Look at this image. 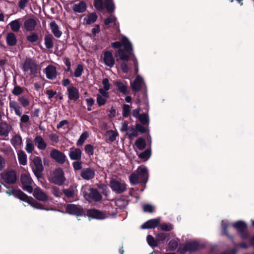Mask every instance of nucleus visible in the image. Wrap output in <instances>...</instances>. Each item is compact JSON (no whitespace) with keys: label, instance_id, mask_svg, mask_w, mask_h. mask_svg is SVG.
<instances>
[{"label":"nucleus","instance_id":"1","mask_svg":"<svg viewBox=\"0 0 254 254\" xmlns=\"http://www.w3.org/2000/svg\"><path fill=\"white\" fill-rule=\"evenodd\" d=\"M148 178V171L144 166H139L129 177L131 184L135 185L139 183H146Z\"/></svg>","mask_w":254,"mask_h":254},{"label":"nucleus","instance_id":"2","mask_svg":"<svg viewBox=\"0 0 254 254\" xmlns=\"http://www.w3.org/2000/svg\"><path fill=\"white\" fill-rule=\"evenodd\" d=\"M81 192L85 198L88 201H98L101 199L102 196L97 190L91 188L90 186H84L81 189Z\"/></svg>","mask_w":254,"mask_h":254},{"label":"nucleus","instance_id":"3","mask_svg":"<svg viewBox=\"0 0 254 254\" xmlns=\"http://www.w3.org/2000/svg\"><path fill=\"white\" fill-rule=\"evenodd\" d=\"M23 70L24 72L29 73L32 76H36L37 73L38 65L36 62L32 59H26L23 64Z\"/></svg>","mask_w":254,"mask_h":254},{"label":"nucleus","instance_id":"4","mask_svg":"<svg viewBox=\"0 0 254 254\" xmlns=\"http://www.w3.org/2000/svg\"><path fill=\"white\" fill-rule=\"evenodd\" d=\"M12 193L17 196L20 199L25 201L28 204L30 205L32 207L36 209H44L42 204L36 201H32V198H29L27 195L24 194L21 190H14Z\"/></svg>","mask_w":254,"mask_h":254},{"label":"nucleus","instance_id":"5","mask_svg":"<svg viewBox=\"0 0 254 254\" xmlns=\"http://www.w3.org/2000/svg\"><path fill=\"white\" fill-rule=\"evenodd\" d=\"M65 180L63 170L61 168L56 169L51 174L50 181L55 184L62 185Z\"/></svg>","mask_w":254,"mask_h":254},{"label":"nucleus","instance_id":"6","mask_svg":"<svg viewBox=\"0 0 254 254\" xmlns=\"http://www.w3.org/2000/svg\"><path fill=\"white\" fill-rule=\"evenodd\" d=\"M31 166L36 177L40 178L44 169L41 159L38 156L34 157Z\"/></svg>","mask_w":254,"mask_h":254},{"label":"nucleus","instance_id":"7","mask_svg":"<svg viewBox=\"0 0 254 254\" xmlns=\"http://www.w3.org/2000/svg\"><path fill=\"white\" fill-rule=\"evenodd\" d=\"M32 181L29 172H25L21 174V182L23 185V189L29 193H31L33 191L31 186Z\"/></svg>","mask_w":254,"mask_h":254},{"label":"nucleus","instance_id":"8","mask_svg":"<svg viewBox=\"0 0 254 254\" xmlns=\"http://www.w3.org/2000/svg\"><path fill=\"white\" fill-rule=\"evenodd\" d=\"M112 46L114 48H119L124 46L125 50L127 52L132 51V45L129 40L125 36H123L121 42H115L112 43Z\"/></svg>","mask_w":254,"mask_h":254},{"label":"nucleus","instance_id":"9","mask_svg":"<svg viewBox=\"0 0 254 254\" xmlns=\"http://www.w3.org/2000/svg\"><path fill=\"white\" fill-rule=\"evenodd\" d=\"M112 190L118 193H121L126 190V184L123 182L112 180L110 183Z\"/></svg>","mask_w":254,"mask_h":254},{"label":"nucleus","instance_id":"10","mask_svg":"<svg viewBox=\"0 0 254 254\" xmlns=\"http://www.w3.org/2000/svg\"><path fill=\"white\" fill-rule=\"evenodd\" d=\"M50 156L53 158L56 162L59 164H63L65 161V156L60 151L56 149H52L50 153Z\"/></svg>","mask_w":254,"mask_h":254},{"label":"nucleus","instance_id":"11","mask_svg":"<svg viewBox=\"0 0 254 254\" xmlns=\"http://www.w3.org/2000/svg\"><path fill=\"white\" fill-rule=\"evenodd\" d=\"M65 211L70 214L81 216L83 215L82 208L79 205L73 204H68L66 206Z\"/></svg>","mask_w":254,"mask_h":254},{"label":"nucleus","instance_id":"12","mask_svg":"<svg viewBox=\"0 0 254 254\" xmlns=\"http://www.w3.org/2000/svg\"><path fill=\"white\" fill-rule=\"evenodd\" d=\"M2 180L7 184H13L16 182V175L14 171H9L1 174Z\"/></svg>","mask_w":254,"mask_h":254},{"label":"nucleus","instance_id":"13","mask_svg":"<svg viewBox=\"0 0 254 254\" xmlns=\"http://www.w3.org/2000/svg\"><path fill=\"white\" fill-rule=\"evenodd\" d=\"M102 59L104 64L108 66L112 67L115 64V59L112 52L106 51L104 53Z\"/></svg>","mask_w":254,"mask_h":254},{"label":"nucleus","instance_id":"14","mask_svg":"<svg viewBox=\"0 0 254 254\" xmlns=\"http://www.w3.org/2000/svg\"><path fill=\"white\" fill-rule=\"evenodd\" d=\"M109 97L108 93L102 88L99 89V94L97 95V103L99 106L104 105Z\"/></svg>","mask_w":254,"mask_h":254},{"label":"nucleus","instance_id":"15","mask_svg":"<svg viewBox=\"0 0 254 254\" xmlns=\"http://www.w3.org/2000/svg\"><path fill=\"white\" fill-rule=\"evenodd\" d=\"M67 92L69 99L76 101L79 98L78 89L73 86H70L67 89Z\"/></svg>","mask_w":254,"mask_h":254},{"label":"nucleus","instance_id":"16","mask_svg":"<svg viewBox=\"0 0 254 254\" xmlns=\"http://www.w3.org/2000/svg\"><path fill=\"white\" fill-rule=\"evenodd\" d=\"M87 215L89 218L97 219H105L108 217V216L104 213L95 209L88 210Z\"/></svg>","mask_w":254,"mask_h":254},{"label":"nucleus","instance_id":"17","mask_svg":"<svg viewBox=\"0 0 254 254\" xmlns=\"http://www.w3.org/2000/svg\"><path fill=\"white\" fill-rule=\"evenodd\" d=\"M81 150L79 148H70L69 151V156L73 160H79L81 158Z\"/></svg>","mask_w":254,"mask_h":254},{"label":"nucleus","instance_id":"18","mask_svg":"<svg viewBox=\"0 0 254 254\" xmlns=\"http://www.w3.org/2000/svg\"><path fill=\"white\" fill-rule=\"evenodd\" d=\"M232 226L236 229L240 233H241V237L245 238L247 237V234L244 232L247 229L246 224L242 221H238L232 224Z\"/></svg>","mask_w":254,"mask_h":254},{"label":"nucleus","instance_id":"19","mask_svg":"<svg viewBox=\"0 0 254 254\" xmlns=\"http://www.w3.org/2000/svg\"><path fill=\"white\" fill-rule=\"evenodd\" d=\"M144 84V83L142 78L140 76L137 75L131 83V87L133 90L138 91L141 89Z\"/></svg>","mask_w":254,"mask_h":254},{"label":"nucleus","instance_id":"20","mask_svg":"<svg viewBox=\"0 0 254 254\" xmlns=\"http://www.w3.org/2000/svg\"><path fill=\"white\" fill-rule=\"evenodd\" d=\"M94 176L95 172L91 168L84 169L81 172V176L84 180H89L93 179Z\"/></svg>","mask_w":254,"mask_h":254},{"label":"nucleus","instance_id":"21","mask_svg":"<svg viewBox=\"0 0 254 254\" xmlns=\"http://www.w3.org/2000/svg\"><path fill=\"white\" fill-rule=\"evenodd\" d=\"M33 196L40 201H46L48 199L47 194L40 188H36L34 190Z\"/></svg>","mask_w":254,"mask_h":254},{"label":"nucleus","instance_id":"22","mask_svg":"<svg viewBox=\"0 0 254 254\" xmlns=\"http://www.w3.org/2000/svg\"><path fill=\"white\" fill-rule=\"evenodd\" d=\"M45 70L46 76L48 79H54L56 78L57 76V71L54 66L48 65Z\"/></svg>","mask_w":254,"mask_h":254},{"label":"nucleus","instance_id":"23","mask_svg":"<svg viewBox=\"0 0 254 254\" xmlns=\"http://www.w3.org/2000/svg\"><path fill=\"white\" fill-rule=\"evenodd\" d=\"M160 223L159 219H153L147 221L141 225L142 229L153 228L156 227Z\"/></svg>","mask_w":254,"mask_h":254},{"label":"nucleus","instance_id":"24","mask_svg":"<svg viewBox=\"0 0 254 254\" xmlns=\"http://www.w3.org/2000/svg\"><path fill=\"white\" fill-rule=\"evenodd\" d=\"M35 144L40 150H44L47 147V143L41 136H36L34 139Z\"/></svg>","mask_w":254,"mask_h":254},{"label":"nucleus","instance_id":"25","mask_svg":"<svg viewBox=\"0 0 254 254\" xmlns=\"http://www.w3.org/2000/svg\"><path fill=\"white\" fill-rule=\"evenodd\" d=\"M73 10L75 12L82 13L86 9V3L83 1H80L77 3H74L72 6Z\"/></svg>","mask_w":254,"mask_h":254},{"label":"nucleus","instance_id":"26","mask_svg":"<svg viewBox=\"0 0 254 254\" xmlns=\"http://www.w3.org/2000/svg\"><path fill=\"white\" fill-rule=\"evenodd\" d=\"M9 108L11 110L14 111L15 114L18 116L22 115L21 107L19 104L15 101H10L9 102Z\"/></svg>","mask_w":254,"mask_h":254},{"label":"nucleus","instance_id":"27","mask_svg":"<svg viewBox=\"0 0 254 254\" xmlns=\"http://www.w3.org/2000/svg\"><path fill=\"white\" fill-rule=\"evenodd\" d=\"M36 21L33 18H28L24 23L25 28L28 31H32L36 25Z\"/></svg>","mask_w":254,"mask_h":254},{"label":"nucleus","instance_id":"28","mask_svg":"<svg viewBox=\"0 0 254 254\" xmlns=\"http://www.w3.org/2000/svg\"><path fill=\"white\" fill-rule=\"evenodd\" d=\"M97 16L95 13H91L83 16V22L86 24H90L96 21Z\"/></svg>","mask_w":254,"mask_h":254},{"label":"nucleus","instance_id":"29","mask_svg":"<svg viewBox=\"0 0 254 254\" xmlns=\"http://www.w3.org/2000/svg\"><path fill=\"white\" fill-rule=\"evenodd\" d=\"M126 52H127L126 51ZM116 57L119 58L122 61H129V56L126 53V51L122 49H119L115 53Z\"/></svg>","mask_w":254,"mask_h":254},{"label":"nucleus","instance_id":"30","mask_svg":"<svg viewBox=\"0 0 254 254\" xmlns=\"http://www.w3.org/2000/svg\"><path fill=\"white\" fill-rule=\"evenodd\" d=\"M6 43L9 46H14L16 44V38L15 34L12 32H9L7 34Z\"/></svg>","mask_w":254,"mask_h":254},{"label":"nucleus","instance_id":"31","mask_svg":"<svg viewBox=\"0 0 254 254\" xmlns=\"http://www.w3.org/2000/svg\"><path fill=\"white\" fill-rule=\"evenodd\" d=\"M17 157L20 164L24 166L27 164V155L24 151L19 150L17 152Z\"/></svg>","mask_w":254,"mask_h":254},{"label":"nucleus","instance_id":"32","mask_svg":"<svg viewBox=\"0 0 254 254\" xmlns=\"http://www.w3.org/2000/svg\"><path fill=\"white\" fill-rule=\"evenodd\" d=\"M10 28L14 32H18L21 26L20 19H16L12 21L9 23Z\"/></svg>","mask_w":254,"mask_h":254},{"label":"nucleus","instance_id":"33","mask_svg":"<svg viewBox=\"0 0 254 254\" xmlns=\"http://www.w3.org/2000/svg\"><path fill=\"white\" fill-rule=\"evenodd\" d=\"M11 144L16 149L19 147L22 144V141L21 137L19 135H15L11 139Z\"/></svg>","mask_w":254,"mask_h":254},{"label":"nucleus","instance_id":"34","mask_svg":"<svg viewBox=\"0 0 254 254\" xmlns=\"http://www.w3.org/2000/svg\"><path fill=\"white\" fill-rule=\"evenodd\" d=\"M50 26L52 31L54 35L58 38H59L62 35V32L59 30L58 26L55 22L53 21L50 23Z\"/></svg>","mask_w":254,"mask_h":254},{"label":"nucleus","instance_id":"35","mask_svg":"<svg viewBox=\"0 0 254 254\" xmlns=\"http://www.w3.org/2000/svg\"><path fill=\"white\" fill-rule=\"evenodd\" d=\"M118 133L117 131L113 130H108L106 133V136L108 141L113 142L116 139Z\"/></svg>","mask_w":254,"mask_h":254},{"label":"nucleus","instance_id":"36","mask_svg":"<svg viewBox=\"0 0 254 254\" xmlns=\"http://www.w3.org/2000/svg\"><path fill=\"white\" fill-rule=\"evenodd\" d=\"M115 85L118 87L120 92L124 94L126 93L127 86L126 82L117 81L115 82Z\"/></svg>","mask_w":254,"mask_h":254},{"label":"nucleus","instance_id":"37","mask_svg":"<svg viewBox=\"0 0 254 254\" xmlns=\"http://www.w3.org/2000/svg\"><path fill=\"white\" fill-rule=\"evenodd\" d=\"M104 23L106 26H110V24L114 26H118V23L117 22V18L114 15H111L109 17L105 20Z\"/></svg>","mask_w":254,"mask_h":254},{"label":"nucleus","instance_id":"38","mask_svg":"<svg viewBox=\"0 0 254 254\" xmlns=\"http://www.w3.org/2000/svg\"><path fill=\"white\" fill-rule=\"evenodd\" d=\"M9 132L8 125L5 123H2L0 124V135H7Z\"/></svg>","mask_w":254,"mask_h":254},{"label":"nucleus","instance_id":"39","mask_svg":"<svg viewBox=\"0 0 254 254\" xmlns=\"http://www.w3.org/2000/svg\"><path fill=\"white\" fill-rule=\"evenodd\" d=\"M135 145L139 150H142L146 146L145 140L142 138H139L135 141Z\"/></svg>","mask_w":254,"mask_h":254},{"label":"nucleus","instance_id":"40","mask_svg":"<svg viewBox=\"0 0 254 254\" xmlns=\"http://www.w3.org/2000/svg\"><path fill=\"white\" fill-rule=\"evenodd\" d=\"M121 68L124 72L127 73L129 71L130 68H131V64L128 63V61H123V62L121 63Z\"/></svg>","mask_w":254,"mask_h":254},{"label":"nucleus","instance_id":"41","mask_svg":"<svg viewBox=\"0 0 254 254\" xmlns=\"http://www.w3.org/2000/svg\"><path fill=\"white\" fill-rule=\"evenodd\" d=\"M45 44L47 48L51 49L53 47V37L51 35L45 36L44 38Z\"/></svg>","mask_w":254,"mask_h":254},{"label":"nucleus","instance_id":"42","mask_svg":"<svg viewBox=\"0 0 254 254\" xmlns=\"http://www.w3.org/2000/svg\"><path fill=\"white\" fill-rule=\"evenodd\" d=\"M130 139H132L133 137H136L138 135L137 131L134 129L133 127H128V131L127 132Z\"/></svg>","mask_w":254,"mask_h":254},{"label":"nucleus","instance_id":"43","mask_svg":"<svg viewBox=\"0 0 254 254\" xmlns=\"http://www.w3.org/2000/svg\"><path fill=\"white\" fill-rule=\"evenodd\" d=\"M26 143V147H25V150L27 153H30L34 150V145L32 143V140L29 138L27 139Z\"/></svg>","mask_w":254,"mask_h":254},{"label":"nucleus","instance_id":"44","mask_svg":"<svg viewBox=\"0 0 254 254\" xmlns=\"http://www.w3.org/2000/svg\"><path fill=\"white\" fill-rule=\"evenodd\" d=\"M83 71V67L81 64H78L74 70L73 75L76 77L81 76Z\"/></svg>","mask_w":254,"mask_h":254},{"label":"nucleus","instance_id":"45","mask_svg":"<svg viewBox=\"0 0 254 254\" xmlns=\"http://www.w3.org/2000/svg\"><path fill=\"white\" fill-rule=\"evenodd\" d=\"M151 155V150L147 149L143 151V152L140 153L138 155V157L141 159H143L144 160H148Z\"/></svg>","mask_w":254,"mask_h":254},{"label":"nucleus","instance_id":"46","mask_svg":"<svg viewBox=\"0 0 254 254\" xmlns=\"http://www.w3.org/2000/svg\"><path fill=\"white\" fill-rule=\"evenodd\" d=\"M88 134L87 132H83L81 134V135L79 137V138L78 139V140L77 141V143H76L77 145L78 146L82 145L83 144V143L84 142V141H85V140L88 137Z\"/></svg>","mask_w":254,"mask_h":254},{"label":"nucleus","instance_id":"47","mask_svg":"<svg viewBox=\"0 0 254 254\" xmlns=\"http://www.w3.org/2000/svg\"><path fill=\"white\" fill-rule=\"evenodd\" d=\"M105 5L107 10L109 12H112L115 9V5L113 0H105Z\"/></svg>","mask_w":254,"mask_h":254},{"label":"nucleus","instance_id":"48","mask_svg":"<svg viewBox=\"0 0 254 254\" xmlns=\"http://www.w3.org/2000/svg\"><path fill=\"white\" fill-rule=\"evenodd\" d=\"M147 241L149 246L151 247H156L158 245L157 239H155L152 236L148 235L147 237Z\"/></svg>","mask_w":254,"mask_h":254},{"label":"nucleus","instance_id":"49","mask_svg":"<svg viewBox=\"0 0 254 254\" xmlns=\"http://www.w3.org/2000/svg\"><path fill=\"white\" fill-rule=\"evenodd\" d=\"M143 125L149 124V117L146 114H141L138 116V118Z\"/></svg>","mask_w":254,"mask_h":254},{"label":"nucleus","instance_id":"50","mask_svg":"<svg viewBox=\"0 0 254 254\" xmlns=\"http://www.w3.org/2000/svg\"><path fill=\"white\" fill-rule=\"evenodd\" d=\"M130 107L128 105L125 104L123 108V115L125 117H127L130 113Z\"/></svg>","mask_w":254,"mask_h":254},{"label":"nucleus","instance_id":"51","mask_svg":"<svg viewBox=\"0 0 254 254\" xmlns=\"http://www.w3.org/2000/svg\"><path fill=\"white\" fill-rule=\"evenodd\" d=\"M198 244L196 242H192L189 244L187 246V250L190 252L194 251L197 249Z\"/></svg>","mask_w":254,"mask_h":254},{"label":"nucleus","instance_id":"52","mask_svg":"<svg viewBox=\"0 0 254 254\" xmlns=\"http://www.w3.org/2000/svg\"><path fill=\"white\" fill-rule=\"evenodd\" d=\"M85 151L88 155H92L94 153L93 146L90 144L86 145Z\"/></svg>","mask_w":254,"mask_h":254},{"label":"nucleus","instance_id":"53","mask_svg":"<svg viewBox=\"0 0 254 254\" xmlns=\"http://www.w3.org/2000/svg\"><path fill=\"white\" fill-rule=\"evenodd\" d=\"M102 83L103 85V90L106 92L110 88V84L109 80L107 78H105L103 80Z\"/></svg>","mask_w":254,"mask_h":254},{"label":"nucleus","instance_id":"54","mask_svg":"<svg viewBox=\"0 0 254 254\" xmlns=\"http://www.w3.org/2000/svg\"><path fill=\"white\" fill-rule=\"evenodd\" d=\"M94 6L99 10L103 9V4L102 0H95L94 2Z\"/></svg>","mask_w":254,"mask_h":254},{"label":"nucleus","instance_id":"55","mask_svg":"<svg viewBox=\"0 0 254 254\" xmlns=\"http://www.w3.org/2000/svg\"><path fill=\"white\" fill-rule=\"evenodd\" d=\"M23 92V89L18 86H15L13 89L12 93L16 96H18Z\"/></svg>","mask_w":254,"mask_h":254},{"label":"nucleus","instance_id":"56","mask_svg":"<svg viewBox=\"0 0 254 254\" xmlns=\"http://www.w3.org/2000/svg\"><path fill=\"white\" fill-rule=\"evenodd\" d=\"M161 230L164 231H170L172 230V226L170 224L164 223L160 226Z\"/></svg>","mask_w":254,"mask_h":254},{"label":"nucleus","instance_id":"57","mask_svg":"<svg viewBox=\"0 0 254 254\" xmlns=\"http://www.w3.org/2000/svg\"><path fill=\"white\" fill-rule=\"evenodd\" d=\"M153 209V206L149 204H145L143 206V210L145 212H152Z\"/></svg>","mask_w":254,"mask_h":254},{"label":"nucleus","instance_id":"58","mask_svg":"<svg viewBox=\"0 0 254 254\" xmlns=\"http://www.w3.org/2000/svg\"><path fill=\"white\" fill-rule=\"evenodd\" d=\"M19 101L24 107H26L29 105L28 100L23 97H20L19 98Z\"/></svg>","mask_w":254,"mask_h":254},{"label":"nucleus","instance_id":"59","mask_svg":"<svg viewBox=\"0 0 254 254\" xmlns=\"http://www.w3.org/2000/svg\"><path fill=\"white\" fill-rule=\"evenodd\" d=\"M178 243V241L175 240H171L169 244V248L171 250H174L177 248Z\"/></svg>","mask_w":254,"mask_h":254},{"label":"nucleus","instance_id":"60","mask_svg":"<svg viewBox=\"0 0 254 254\" xmlns=\"http://www.w3.org/2000/svg\"><path fill=\"white\" fill-rule=\"evenodd\" d=\"M27 40L31 42H34L38 40V36L36 34H33L27 37Z\"/></svg>","mask_w":254,"mask_h":254},{"label":"nucleus","instance_id":"61","mask_svg":"<svg viewBox=\"0 0 254 254\" xmlns=\"http://www.w3.org/2000/svg\"><path fill=\"white\" fill-rule=\"evenodd\" d=\"M167 237V235L164 233H161L156 236V239L158 242L162 241L164 240Z\"/></svg>","mask_w":254,"mask_h":254},{"label":"nucleus","instance_id":"62","mask_svg":"<svg viewBox=\"0 0 254 254\" xmlns=\"http://www.w3.org/2000/svg\"><path fill=\"white\" fill-rule=\"evenodd\" d=\"M72 165L75 170H80L82 168L81 162L75 161L72 163Z\"/></svg>","mask_w":254,"mask_h":254},{"label":"nucleus","instance_id":"63","mask_svg":"<svg viewBox=\"0 0 254 254\" xmlns=\"http://www.w3.org/2000/svg\"><path fill=\"white\" fill-rule=\"evenodd\" d=\"M131 62L134 65V72L135 73H137L138 71V64L137 59L135 58H133L131 60Z\"/></svg>","mask_w":254,"mask_h":254},{"label":"nucleus","instance_id":"64","mask_svg":"<svg viewBox=\"0 0 254 254\" xmlns=\"http://www.w3.org/2000/svg\"><path fill=\"white\" fill-rule=\"evenodd\" d=\"M128 123L126 121H124L122 123V126L121 127V130L122 131H127L128 129Z\"/></svg>","mask_w":254,"mask_h":254}]
</instances>
